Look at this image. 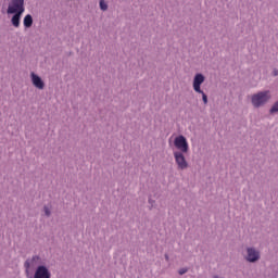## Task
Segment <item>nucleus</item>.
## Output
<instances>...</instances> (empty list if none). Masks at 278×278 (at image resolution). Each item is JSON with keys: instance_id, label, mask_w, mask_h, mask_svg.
<instances>
[{"instance_id": "nucleus-1", "label": "nucleus", "mask_w": 278, "mask_h": 278, "mask_svg": "<svg viewBox=\"0 0 278 278\" xmlns=\"http://www.w3.org/2000/svg\"><path fill=\"white\" fill-rule=\"evenodd\" d=\"M25 12V0H11L7 14H14L11 18L13 27H21V16Z\"/></svg>"}, {"instance_id": "nucleus-2", "label": "nucleus", "mask_w": 278, "mask_h": 278, "mask_svg": "<svg viewBox=\"0 0 278 278\" xmlns=\"http://www.w3.org/2000/svg\"><path fill=\"white\" fill-rule=\"evenodd\" d=\"M205 81V76L203 74H197L193 78V90L198 92V94H202V101L205 105H207V94L203 90H201V85Z\"/></svg>"}, {"instance_id": "nucleus-3", "label": "nucleus", "mask_w": 278, "mask_h": 278, "mask_svg": "<svg viewBox=\"0 0 278 278\" xmlns=\"http://www.w3.org/2000/svg\"><path fill=\"white\" fill-rule=\"evenodd\" d=\"M268 101H270V91H261L252 96V105L254 108H261Z\"/></svg>"}, {"instance_id": "nucleus-4", "label": "nucleus", "mask_w": 278, "mask_h": 278, "mask_svg": "<svg viewBox=\"0 0 278 278\" xmlns=\"http://www.w3.org/2000/svg\"><path fill=\"white\" fill-rule=\"evenodd\" d=\"M174 147L176 149L174 151H178V153H188V151H190L188 139H186V137H184L182 135L177 136L174 139Z\"/></svg>"}, {"instance_id": "nucleus-5", "label": "nucleus", "mask_w": 278, "mask_h": 278, "mask_svg": "<svg viewBox=\"0 0 278 278\" xmlns=\"http://www.w3.org/2000/svg\"><path fill=\"white\" fill-rule=\"evenodd\" d=\"M187 152L173 151L174 160L179 170H186L188 168V161L186 160Z\"/></svg>"}, {"instance_id": "nucleus-6", "label": "nucleus", "mask_w": 278, "mask_h": 278, "mask_svg": "<svg viewBox=\"0 0 278 278\" xmlns=\"http://www.w3.org/2000/svg\"><path fill=\"white\" fill-rule=\"evenodd\" d=\"M34 278H51V271L45 265H39L34 274Z\"/></svg>"}, {"instance_id": "nucleus-7", "label": "nucleus", "mask_w": 278, "mask_h": 278, "mask_svg": "<svg viewBox=\"0 0 278 278\" xmlns=\"http://www.w3.org/2000/svg\"><path fill=\"white\" fill-rule=\"evenodd\" d=\"M40 264H42V258H40V256H38V255H35L31 258H28L25 262L24 266H25L26 270H29L31 268H36V266L38 268V266H40Z\"/></svg>"}, {"instance_id": "nucleus-8", "label": "nucleus", "mask_w": 278, "mask_h": 278, "mask_svg": "<svg viewBox=\"0 0 278 278\" xmlns=\"http://www.w3.org/2000/svg\"><path fill=\"white\" fill-rule=\"evenodd\" d=\"M33 86L35 88H38V90H45V81H42V78L40 76L36 75L35 73L30 74Z\"/></svg>"}, {"instance_id": "nucleus-9", "label": "nucleus", "mask_w": 278, "mask_h": 278, "mask_svg": "<svg viewBox=\"0 0 278 278\" xmlns=\"http://www.w3.org/2000/svg\"><path fill=\"white\" fill-rule=\"evenodd\" d=\"M247 260L248 262H257V260H260V252L253 248H249Z\"/></svg>"}, {"instance_id": "nucleus-10", "label": "nucleus", "mask_w": 278, "mask_h": 278, "mask_svg": "<svg viewBox=\"0 0 278 278\" xmlns=\"http://www.w3.org/2000/svg\"><path fill=\"white\" fill-rule=\"evenodd\" d=\"M31 25H34V18L31 17V15L27 14L24 17V27L29 28L31 27Z\"/></svg>"}, {"instance_id": "nucleus-11", "label": "nucleus", "mask_w": 278, "mask_h": 278, "mask_svg": "<svg viewBox=\"0 0 278 278\" xmlns=\"http://www.w3.org/2000/svg\"><path fill=\"white\" fill-rule=\"evenodd\" d=\"M100 9L105 12L108 10V3H105V0H100Z\"/></svg>"}, {"instance_id": "nucleus-12", "label": "nucleus", "mask_w": 278, "mask_h": 278, "mask_svg": "<svg viewBox=\"0 0 278 278\" xmlns=\"http://www.w3.org/2000/svg\"><path fill=\"white\" fill-rule=\"evenodd\" d=\"M269 112L270 114H275L276 112H278V101L271 106Z\"/></svg>"}, {"instance_id": "nucleus-13", "label": "nucleus", "mask_w": 278, "mask_h": 278, "mask_svg": "<svg viewBox=\"0 0 278 278\" xmlns=\"http://www.w3.org/2000/svg\"><path fill=\"white\" fill-rule=\"evenodd\" d=\"M45 214L46 216H51V208L49 206H45Z\"/></svg>"}, {"instance_id": "nucleus-14", "label": "nucleus", "mask_w": 278, "mask_h": 278, "mask_svg": "<svg viewBox=\"0 0 278 278\" xmlns=\"http://www.w3.org/2000/svg\"><path fill=\"white\" fill-rule=\"evenodd\" d=\"M186 273H188V269L186 268H182L179 270V275H186Z\"/></svg>"}, {"instance_id": "nucleus-15", "label": "nucleus", "mask_w": 278, "mask_h": 278, "mask_svg": "<svg viewBox=\"0 0 278 278\" xmlns=\"http://www.w3.org/2000/svg\"><path fill=\"white\" fill-rule=\"evenodd\" d=\"M149 203H152L151 200H149Z\"/></svg>"}]
</instances>
